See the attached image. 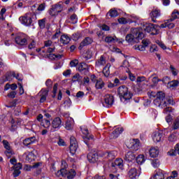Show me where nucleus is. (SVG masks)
I'll use <instances>...</instances> for the list:
<instances>
[{"label":"nucleus","instance_id":"a18cd8bd","mask_svg":"<svg viewBox=\"0 0 179 179\" xmlns=\"http://www.w3.org/2000/svg\"><path fill=\"white\" fill-rule=\"evenodd\" d=\"M170 69H171V72L172 75H173V76H177V75H178V70H177V69L174 68V66L171 65Z\"/></svg>","mask_w":179,"mask_h":179},{"label":"nucleus","instance_id":"49530a36","mask_svg":"<svg viewBox=\"0 0 179 179\" xmlns=\"http://www.w3.org/2000/svg\"><path fill=\"white\" fill-rule=\"evenodd\" d=\"M5 155L8 159H10L12 157V156L13 155V151L12 150V149L7 150L5 152Z\"/></svg>","mask_w":179,"mask_h":179},{"label":"nucleus","instance_id":"0e129e2a","mask_svg":"<svg viewBox=\"0 0 179 179\" xmlns=\"http://www.w3.org/2000/svg\"><path fill=\"white\" fill-rule=\"evenodd\" d=\"M173 129H179V119H176L173 122Z\"/></svg>","mask_w":179,"mask_h":179},{"label":"nucleus","instance_id":"f03ea898","mask_svg":"<svg viewBox=\"0 0 179 179\" xmlns=\"http://www.w3.org/2000/svg\"><path fill=\"white\" fill-rule=\"evenodd\" d=\"M145 37V34L142 32L141 28H131V32L125 36V41L131 45L139 43V40H142Z\"/></svg>","mask_w":179,"mask_h":179},{"label":"nucleus","instance_id":"7ed1b4c3","mask_svg":"<svg viewBox=\"0 0 179 179\" xmlns=\"http://www.w3.org/2000/svg\"><path fill=\"white\" fill-rule=\"evenodd\" d=\"M62 167L63 168L56 173L57 177H61V176L64 177V176H66L68 179H73L76 176V171L75 170L71 169L69 171L66 170V167H68L66 162L62 161Z\"/></svg>","mask_w":179,"mask_h":179},{"label":"nucleus","instance_id":"cd10ccee","mask_svg":"<svg viewBox=\"0 0 179 179\" xmlns=\"http://www.w3.org/2000/svg\"><path fill=\"white\" fill-rule=\"evenodd\" d=\"M65 128L68 131H70V129L73 128V119H72V117H68L67 120L66 121Z\"/></svg>","mask_w":179,"mask_h":179},{"label":"nucleus","instance_id":"b1692460","mask_svg":"<svg viewBox=\"0 0 179 179\" xmlns=\"http://www.w3.org/2000/svg\"><path fill=\"white\" fill-rule=\"evenodd\" d=\"M122 132H124V129L122 127H117L113 131L111 136L113 139H115L116 138H118V136H120V134H122Z\"/></svg>","mask_w":179,"mask_h":179},{"label":"nucleus","instance_id":"f257e3e1","mask_svg":"<svg viewBox=\"0 0 179 179\" xmlns=\"http://www.w3.org/2000/svg\"><path fill=\"white\" fill-rule=\"evenodd\" d=\"M154 104L160 108H164V113L167 114L171 112V108L169 105L173 104V101L171 98L166 99V94L163 92H159L157 98L154 100Z\"/></svg>","mask_w":179,"mask_h":179},{"label":"nucleus","instance_id":"79ce46f5","mask_svg":"<svg viewBox=\"0 0 179 179\" xmlns=\"http://www.w3.org/2000/svg\"><path fill=\"white\" fill-rule=\"evenodd\" d=\"M134 50H136V51H145V46H143V45H135L133 47Z\"/></svg>","mask_w":179,"mask_h":179},{"label":"nucleus","instance_id":"338daca9","mask_svg":"<svg viewBox=\"0 0 179 179\" xmlns=\"http://www.w3.org/2000/svg\"><path fill=\"white\" fill-rule=\"evenodd\" d=\"M168 156H176L177 155V152L176 150H171L167 152Z\"/></svg>","mask_w":179,"mask_h":179},{"label":"nucleus","instance_id":"393cba45","mask_svg":"<svg viewBox=\"0 0 179 179\" xmlns=\"http://www.w3.org/2000/svg\"><path fill=\"white\" fill-rule=\"evenodd\" d=\"M37 139H36V137L32 136L28 138H25L23 141V144L24 146H29L30 145H33V143H36Z\"/></svg>","mask_w":179,"mask_h":179},{"label":"nucleus","instance_id":"2f4dec72","mask_svg":"<svg viewBox=\"0 0 179 179\" xmlns=\"http://www.w3.org/2000/svg\"><path fill=\"white\" fill-rule=\"evenodd\" d=\"M36 150H34L31 152H29L26 156V160H27L28 162H33V160H34L36 157Z\"/></svg>","mask_w":179,"mask_h":179},{"label":"nucleus","instance_id":"bb28decb","mask_svg":"<svg viewBox=\"0 0 179 179\" xmlns=\"http://www.w3.org/2000/svg\"><path fill=\"white\" fill-rule=\"evenodd\" d=\"M83 134L86 135L84 138V141L87 145V141H93V135H90L87 129H85L83 130Z\"/></svg>","mask_w":179,"mask_h":179},{"label":"nucleus","instance_id":"58836bf2","mask_svg":"<svg viewBox=\"0 0 179 179\" xmlns=\"http://www.w3.org/2000/svg\"><path fill=\"white\" fill-rule=\"evenodd\" d=\"M41 125L43 127V128H45L47 129L49 127H51V122H50V120H43L41 122Z\"/></svg>","mask_w":179,"mask_h":179},{"label":"nucleus","instance_id":"69168bd1","mask_svg":"<svg viewBox=\"0 0 179 179\" xmlns=\"http://www.w3.org/2000/svg\"><path fill=\"white\" fill-rule=\"evenodd\" d=\"M169 142H175V141H177V137H176V135L171 134L169 137Z\"/></svg>","mask_w":179,"mask_h":179},{"label":"nucleus","instance_id":"7c9ffc66","mask_svg":"<svg viewBox=\"0 0 179 179\" xmlns=\"http://www.w3.org/2000/svg\"><path fill=\"white\" fill-rule=\"evenodd\" d=\"M104 156L105 157H108V159H110V160H111L115 158V156H117V152L110 151L108 152H105Z\"/></svg>","mask_w":179,"mask_h":179},{"label":"nucleus","instance_id":"9d476101","mask_svg":"<svg viewBox=\"0 0 179 179\" xmlns=\"http://www.w3.org/2000/svg\"><path fill=\"white\" fill-rule=\"evenodd\" d=\"M51 125L52 129H51V132H54L55 129H59L62 126V120L59 117H55L52 120Z\"/></svg>","mask_w":179,"mask_h":179},{"label":"nucleus","instance_id":"a878e982","mask_svg":"<svg viewBox=\"0 0 179 179\" xmlns=\"http://www.w3.org/2000/svg\"><path fill=\"white\" fill-rule=\"evenodd\" d=\"M41 99L40 103H44L47 100V96H48V90H42L40 92Z\"/></svg>","mask_w":179,"mask_h":179},{"label":"nucleus","instance_id":"4c0bfd02","mask_svg":"<svg viewBox=\"0 0 179 179\" xmlns=\"http://www.w3.org/2000/svg\"><path fill=\"white\" fill-rule=\"evenodd\" d=\"M136 160L138 164H142L145 163V156L143 155H140L136 157Z\"/></svg>","mask_w":179,"mask_h":179},{"label":"nucleus","instance_id":"ea45409f","mask_svg":"<svg viewBox=\"0 0 179 179\" xmlns=\"http://www.w3.org/2000/svg\"><path fill=\"white\" fill-rule=\"evenodd\" d=\"M45 22H47V18H43V19L39 20L38 21V24L40 29L45 28Z\"/></svg>","mask_w":179,"mask_h":179},{"label":"nucleus","instance_id":"8fccbe9b","mask_svg":"<svg viewBox=\"0 0 179 179\" xmlns=\"http://www.w3.org/2000/svg\"><path fill=\"white\" fill-rule=\"evenodd\" d=\"M49 14L50 16H55V15H58V13L56 11L55 8L52 6L50 10H49Z\"/></svg>","mask_w":179,"mask_h":179},{"label":"nucleus","instance_id":"e433bc0d","mask_svg":"<svg viewBox=\"0 0 179 179\" xmlns=\"http://www.w3.org/2000/svg\"><path fill=\"white\" fill-rule=\"evenodd\" d=\"M133 149L136 151L138 150V149H139V146H140V143H139V139H134L133 140Z\"/></svg>","mask_w":179,"mask_h":179},{"label":"nucleus","instance_id":"680f3d73","mask_svg":"<svg viewBox=\"0 0 179 179\" xmlns=\"http://www.w3.org/2000/svg\"><path fill=\"white\" fill-rule=\"evenodd\" d=\"M178 85H179L178 80H173L170 83V86H171V87H176L178 86Z\"/></svg>","mask_w":179,"mask_h":179},{"label":"nucleus","instance_id":"4d7b16f0","mask_svg":"<svg viewBox=\"0 0 179 179\" xmlns=\"http://www.w3.org/2000/svg\"><path fill=\"white\" fill-rule=\"evenodd\" d=\"M57 90H58V84L56 83L53 87V95H52L53 99L56 97Z\"/></svg>","mask_w":179,"mask_h":179},{"label":"nucleus","instance_id":"de8ad7c7","mask_svg":"<svg viewBox=\"0 0 179 179\" xmlns=\"http://www.w3.org/2000/svg\"><path fill=\"white\" fill-rule=\"evenodd\" d=\"M52 6L54 7L55 10H56L57 13H59V12L62 11V6L61 4H56Z\"/></svg>","mask_w":179,"mask_h":179},{"label":"nucleus","instance_id":"f8f14e48","mask_svg":"<svg viewBox=\"0 0 179 179\" xmlns=\"http://www.w3.org/2000/svg\"><path fill=\"white\" fill-rule=\"evenodd\" d=\"M113 104H114V96L106 94L104 96L103 106H105V107H111Z\"/></svg>","mask_w":179,"mask_h":179},{"label":"nucleus","instance_id":"5fc2aeb1","mask_svg":"<svg viewBox=\"0 0 179 179\" xmlns=\"http://www.w3.org/2000/svg\"><path fill=\"white\" fill-rule=\"evenodd\" d=\"M152 167H159L160 166V162L157 159L152 160L151 163Z\"/></svg>","mask_w":179,"mask_h":179},{"label":"nucleus","instance_id":"a211bd4d","mask_svg":"<svg viewBox=\"0 0 179 179\" xmlns=\"http://www.w3.org/2000/svg\"><path fill=\"white\" fill-rule=\"evenodd\" d=\"M87 159L90 163H96L99 160V155L96 152H90L87 155Z\"/></svg>","mask_w":179,"mask_h":179},{"label":"nucleus","instance_id":"2eb2a0df","mask_svg":"<svg viewBox=\"0 0 179 179\" xmlns=\"http://www.w3.org/2000/svg\"><path fill=\"white\" fill-rule=\"evenodd\" d=\"M152 141L155 143L162 142V138H163V134L160 131H154L152 135Z\"/></svg>","mask_w":179,"mask_h":179},{"label":"nucleus","instance_id":"e2e57ef3","mask_svg":"<svg viewBox=\"0 0 179 179\" xmlns=\"http://www.w3.org/2000/svg\"><path fill=\"white\" fill-rule=\"evenodd\" d=\"M16 94H17L16 92L13 91L11 92L8 93L7 96L10 99H15V97H16Z\"/></svg>","mask_w":179,"mask_h":179},{"label":"nucleus","instance_id":"c756f323","mask_svg":"<svg viewBox=\"0 0 179 179\" xmlns=\"http://www.w3.org/2000/svg\"><path fill=\"white\" fill-rule=\"evenodd\" d=\"M69 41H71V37L66 34L62 35L60 38L62 44H69Z\"/></svg>","mask_w":179,"mask_h":179},{"label":"nucleus","instance_id":"423d86ee","mask_svg":"<svg viewBox=\"0 0 179 179\" xmlns=\"http://www.w3.org/2000/svg\"><path fill=\"white\" fill-rule=\"evenodd\" d=\"M157 27H159V26L155 24H143L141 29H142V33H143L144 30L146 33H151L152 36H155L159 33Z\"/></svg>","mask_w":179,"mask_h":179},{"label":"nucleus","instance_id":"ddd939ff","mask_svg":"<svg viewBox=\"0 0 179 179\" xmlns=\"http://www.w3.org/2000/svg\"><path fill=\"white\" fill-rule=\"evenodd\" d=\"M15 43L18 45H27V38L24 35H19L15 37Z\"/></svg>","mask_w":179,"mask_h":179},{"label":"nucleus","instance_id":"c03bdc74","mask_svg":"<svg viewBox=\"0 0 179 179\" xmlns=\"http://www.w3.org/2000/svg\"><path fill=\"white\" fill-rule=\"evenodd\" d=\"M3 145L6 150H10V149H12V148H10V144H9V142L6 140L3 141Z\"/></svg>","mask_w":179,"mask_h":179},{"label":"nucleus","instance_id":"f3484780","mask_svg":"<svg viewBox=\"0 0 179 179\" xmlns=\"http://www.w3.org/2000/svg\"><path fill=\"white\" fill-rule=\"evenodd\" d=\"M128 176L129 178L134 179V178H138L139 176H141V173L136 170L135 168H132L129 171Z\"/></svg>","mask_w":179,"mask_h":179},{"label":"nucleus","instance_id":"9b49d317","mask_svg":"<svg viewBox=\"0 0 179 179\" xmlns=\"http://www.w3.org/2000/svg\"><path fill=\"white\" fill-rule=\"evenodd\" d=\"M76 150H78V142L75 137L71 136L70 138V153H71L72 156L76 153Z\"/></svg>","mask_w":179,"mask_h":179},{"label":"nucleus","instance_id":"f704fd0d","mask_svg":"<svg viewBox=\"0 0 179 179\" xmlns=\"http://www.w3.org/2000/svg\"><path fill=\"white\" fill-rule=\"evenodd\" d=\"M10 76H13V78H15L17 80H19L20 82H22L23 80V76L20 75L19 73H16L15 72H12L10 73Z\"/></svg>","mask_w":179,"mask_h":179},{"label":"nucleus","instance_id":"0eeeda50","mask_svg":"<svg viewBox=\"0 0 179 179\" xmlns=\"http://www.w3.org/2000/svg\"><path fill=\"white\" fill-rule=\"evenodd\" d=\"M17 162L15 158H12L10 159V163L13 165L11 168L14 171L13 176L14 177H17L20 174V170L22 169V164L16 163Z\"/></svg>","mask_w":179,"mask_h":179},{"label":"nucleus","instance_id":"4be33fe9","mask_svg":"<svg viewBox=\"0 0 179 179\" xmlns=\"http://www.w3.org/2000/svg\"><path fill=\"white\" fill-rule=\"evenodd\" d=\"M171 22L173 21L170 20V19L167 20L165 23L162 24L159 26L160 29H165V27H168V29H174L176 24Z\"/></svg>","mask_w":179,"mask_h":179},{"label":"nucleus","instance_id":"3c124183","mask_svg":"<svg viewBox=\"0 0 179 179\" xmlns=\"http://www.w3.org/2000/svg\"><path fill=\"white\" fill-rule=\"evenodd\" d=\"M50 57L53 58V59H61L62 58V55H54V54H50Z\"/></svg>","mask_w":179,"mask_h":179},{"label":"nucleus","instance_id":"473e14b6","mask_svg":"<svg viewBox=\"0 0 179 179\" xmlns=\"http://www.w3.org/2000/svg\"><path fill=\"white\" fill-rule=\"evenodd\" d=\"M176 19H179V11L174 10L171 14V18H170L171 22L176 20Z\"/></svg>","mask_w":179,"mask_h":179},{"label":"nucleus","instance_id":"774afa93","mask_svg":"<svg viewBox=\"0 0 179 179\" xmlns=\"http://www.w3.org/2000/svg\"><path fill=\"white\" fill-rule=\"evenodd\" d=\"M157 51V46L156 45H152L150 48V52H156Z\"/></svg>","mask_w":179,"mask_h":179},{"label":"nucleus","instance_id":"bf43d9fd","mask_svg":"<svg viewBox=\"0 0 179 179\" xmlns=\"http://www.w3.org/2000/svg\"><path fill=\"white\" fill-rule=\"evenodd\" d=\"M61 36V31L59 29H57L55 34L52 36V38L55 40V38H58Z\"/></svg>","mask_w":179,"mask_h":179},{"label":"nucleus","instance_id":"6ab92c4d","mask_svg":"<svg viewBox=\"0 0 179 179\" xmlns=\"http://www.w3.org/2000/svg\"><path fill=\"white\" fill-rule=\"evenodd\" d=\"M135 159H136L135 154L131 151L128 152L124 156V160L129 163L135 162Z\"/></svg>","mask_w":179,"mask_h":179},{"label":"nucleus","instance_id":"4468645a","mask_svg":"<svg viewBox=\"0 0 179 179\" xmlns=\"http://www.w3.org/2000/svg\"><path fill=\"white\" fill-rule=\"evenodd\" d=\"M105 41L108 44H111L113 43H124V39L122 38L118 39L116 36H106L105 38Z\"/></svg>","mask_w":179,"mask_h":179},{"label":"nucleus","instance_id":"09e8293b","mask_svg":"<svg viewBox=\"0 0 179 179\" xmlns=\"http://www.w3.org/2000/svg\"><path fill=\"white\" fill-rule=\"evenodd\" d=\"M70 19H71V23H73V24L78 23V16L76 15H75V14L72 15L70 17Z\"/></svg>","mask_w":179,"mask_h":179},{"label":"nucleus","instance_id":"a19ab883","mask_svg":"<svg viewBox=\"0 0 179 179\" xmlns=\"http://www.w3.org/2000/svg\"><path fill=\"white\" fill-rule=\"evenodd\" d=\"M82 76L79 73H76L72 78V82H81Z\"/></svg>","mask_w":179,"mask_h":179},{"label":"nucleus","instance_id":"052dcab7","mask_svg":"<svg viewBox=\"0 0 179 179\" xmlns=\"http://www.w3.org/2000/svg\"><path fill=\"white\" fill-rule=\"evenodd\" d=\"M71 73H72V71L71 69H67L63 72V76L68 78V76H71Z\"/></svg>","mask_w":179,"mask_h":179},{"label":"nucleus","instance_id":"6e6552de","mask_svg":"<svg viewBox=\"0 0 179 179\" xmlns=\"http://www.w3.org/2000/svg\"><path fill=\"white\" fill-rule=\"evenodd\" d=\"M168 174L169 173H167V172L165 171L162 169H156L150 179H165V176H167Z\"/></svg>","mask_w":179,"mask_h":179},{"label":"nucleus","instance_id":"c9c22d12","mask_svg":"<svg viewBox=\"0 0 179 179\" xmlns=\"http://www.w3.org/2000/svg\"><path fill=\"white\" fill-rule=\"evenodd\" d=\"M95 87L96 89H103V87H104V82H103V80H97L95 84Z\"/></svg>","mask_w":179,"mask_h":179},{"label":"nucleus","instance_id":"c85d7f7f","mask_svg":"<svg viewBox=\"0 0 179 179\" xmlns=\"http://www.w3.org/2000/svg\"><path fill=\"white\" fill-rule=\"evenodd\" d=\"M104 65H106V59L101 56L100 59L96 62V68H100V66H104Z\"/></svg>","mask_w":179,"mask_h":179},{"label":"nucleus","instance_id":"412c9836","mask_svg":"<svg viewBox=\"0 0 179 179\" xmlns=\"http://www.w3.org/2000/svg\"><path fill=\"white\" fill-rule=\"evenodd\" d=\"M93 43V40L91 38L87 37L85 38L80 44L79 50H82L83 47H86V45H89V44H92Z\"/></svg>","mask_w":179,"mask_h":179},{"label":"nucleus","instance_id":"20e7f679","mask_svg":"<svg viewBox=\"0 0 179 179\" xmlns=\"http://www.w3.org/2000/svg\"><path fill=\"white\" fill-rule=\"evenodd\" d=\"M117 93L120 97L121 101H127V100H131V99H132V94H131V92L128 90V87L126 86L119 87Z\"/></svg>","mask_w":179,"mask_h":179},{"label":"nucleus","instance_id":"864d4df0","mask_svg":"<svg viewBox=\"0 0 179 179\" xmlns=\"http://www.w3.org/2000/svg\"><path fill=\"white\" fill-rule=\"evenodd\" d=\"M90 85V79L89 77H85L83 79V86H89Z\"/></svg>","mask_w":179,"mask_h":179},{"label":"nucleus","instance_id":"39448f33","mask_svg":"<svg viewBox=\"0 0 179 179\" xmlns=\"http://www.w3.org/2000/svg\"><path fill=\"white\" fill-rule=\"evenodd\" d=\"M34 20H37V15L33 13H27L23 17H20V21L24 26H31Z\"/></svg>","mask_w":179,"mask_h":179},{"label":"nucleus","instance_id":"1a4fd4ad","mask_svg":"<svg viewBox=\"0 0 179 179\" xmlns=\"http://www.w3.org/2000/svg\"><path fill=\"white\" fill-rule=\"evenodd\" d=\"M117 169H120V170H124V160L122 159L119 158L114 161L112 163V170L113 173H117Z\"/></svg>","mask_w":179,"mask_h":179},{"label":"nucleus","instance_id":"aec40b11","mask_svg":"<svg viewBox=\"0 0 179 179\" xmlns=\"http://www.w3.org/2000/svg\"><path fill=\"white\" fill-rule=\"evenodd\" d=\"M150 16L152 19V22H156L155 19H157V17H160L162 16V13H160V10L159 9H154L152 10V12L150 13Z\"/></svg>","mask_w":179,"mask_h":179},{"label":"nucleus","instance_id":"5701e85b","mask_svg":"<svg viewBox=\"0 0 179 179\" xmlns=\"http://www.w3.org/2000/svg\"><path fill=\"white\" fill-rule=\"evenodd\" d=\"M159 152L160 151L157 147H152L149 150L150 157H157Z\"/></svg>","mask_w":179,"mask_h":179},{"label":"nucleus","instance_id":"dca6fc26","mask_svg":"<svg viewBox=\"0 0 179 179\" xmlns=\"http://www.w3.org/2000/svg\"><path fill=\"white\" fill-rule=\"evenodd\" d=\"M89 69H90V68L85 62H81L78 65V70L79 72H83V73H87V72H89Z\"/></svg>","mask_w":179,"mask_h":179},{"label":"nucleus","instance_id":"72a5a7b5","mask_svg":"<svg viewBox=\"0 0 179 179\" xmlns=\"http://www.w3.org/2000/svg\"><path fill=\"white\" fill-rule=\"evenodd\" d=\"M110 64H108L103 69V73L106 78L108 77L110 75Z\"/></svg>","mask_w":179,"mask_h":179},{"label":"nucleus","instance_id":"603ef678","mask_svg":"<svg viewBox=\"0 0 179 179\" xmlns=\"http://www.w3.org/2000/svg\"><path fill=\"white\" fill-rule=\"evenodd\" d=\"M142 44L145 50H146V47H148L149 44H150V41H149V39H144L142 41Z\"/></svg>","mask_w":179,"mask_h":179},{"label":"nucleus","instance_id":"13d9d810","mask_svg":"<svg viewBox=\"0 0 179 179\" xmlns=\"http://www.w3.org/2000/svg\"><path fill=\"white\" fill-rule=\"evenodd\" d=\"M117 20L120 24H127L128 23V21L125 17L119 18Z\"/></svg>","mask_w":179,"mask_h":179},{"label":"nucleus","instance_id":"6e6d98bb","mask_svg":"<svg viewBox=\"0 0 179 179\" xmlns=\"http://www.w3.org/2000/svg\"><path fill=\"white\" fill-rule=\"evenodd\" d=\"M79 64L78 59H74L70 62V66L71 68H74L75 66H77V65Z\"/></svg>","mask_w":179,"mask_h":179},{"label":"nucleus","instance_id":"37998d69","mask_svg":"<svg viewBox=\"0 0 179 179\" xmlns=\"http://www.w3.org/2000/svg\"><path fill=\"white\" fill-rule=\"evenodd\" d=\"M108 14L110 17H117L118 16V11L117 10H110Z\"/></svg>","mask_w":179,"mask_h":179}]
</instances>
